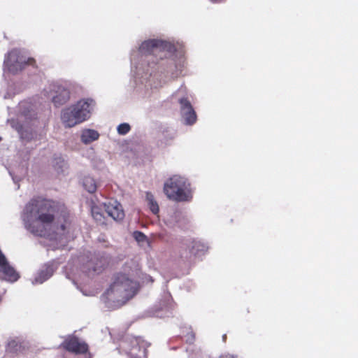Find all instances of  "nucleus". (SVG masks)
<instances>
[{"label":"nucleus","mask_w":358,"mask_h":358,"mask_svg":"<svg viewBox=\"0 0 358 358\" xmlns=\"http://www.w3.org/2000/svg\"><path fill=\"white\" fill-rule=\"evenodd\" d=\"M61 346L66 351L74 354H85L88 351V345L80 341L76 336L69 337L64 341Z\"/></svg>","instance_id":"6"},{"label":"nucleus","mask_w":358,"mask_h":358,"mask_svg":"<svg viewBox=\"0 0 358 358\" xmlns=\"http://www.w3.org/2000/svg\"><path fill=\"white\" fill-rule=\"evenodd\" d=\"M107 265L108 260L106 257L103 256H96L87 262L86 268L89 273H90L92 271L94 273H99L105 268Z\"/></svg>","instance_id":"8"},{"label":"nucleus","mask_w":358,"mask_h":358,"mask_svg":"<svg viewBox=\"0 0 358 358\" xmlns=\"http://www.w3.org/2000/svg\"><path fill=\"white\" fill-rule=\"evenodd\" d=\"M4 66L12 73H16L27 66L36 68V60L32 57L27 59L21 56L17 50L10 51L4 59Z\"/></svg>","instance_id":"5"},{"label":"nucleus","mask_w":358,"mask_h":358,"mask_svg":"<svg viewBox=\"0 0 358 358\" xmlns=\"http://www.w3.org/2000/svg\"><path fill=\"white\" fill-rule=\"evenodd\" d=\"M92 215L94 220L99 224H105V216L101 207L98 206H93L91 209Z\"/></svg>","instance_id":"14"},{"label":"nucleus","mask_w":358,"mask_h":358,"mask_svg":"<svg viewBox=\"0 0 358 358\" xmlns=\"http://www.w3.org/2000/svg\"><path fill=\"white\" fill-rule=\"evenodd\" d=\"M54 271L55 268L52 264H45L37 273L35 281L38 283H43L52 275Z\"/></svg>","instance_id":"11"},{"label":"nucleus","mask_w":358,"mask_h":358,"mask_svg":"<svg viewBox=\"0 0 358 358\" xmlns=\"http://www.w3.org/2000/svg\"><path fill=\"white\" fill-rule=\"evenodd\" d=\"M104 208L108 215L115 221L122 220L124 217L122 205L116 201L104 203Z\"/></svg>","instance_id":"7"},{"label":"nucleus","mask_w":358,"mask_h":358,"mask_svg":"<svg viewBox=\"0 0 358 358\" xmlns=\"http://www.w3.org/2000/svg\"><path fill=\"white\" fill-rule=\"evenodd\" d=\"M179 103L180 104L181 110L183 113L193 108L187 98L180 99Z\"/></svg>","instance_id":"19"},{"label":"nucleus","mask_w":358,"mask_h":358,"mask_svg":"<svg viewBox=\"0 0 358 358\" xmlns=\"http://www.w3.org/2000/svg\"><path fill=\"white\" fill-rule=\"evenodd\" d=\"M64 210L65 206L63 203L38 196L33 197L26 203L22 217L32 233L43 236L45 235L43 227L35 228L30 222L41 224L43 227L50 226L54 223L56 215Z\"/></svg>","instance_id":"1"},{"label":"nucleus","mask_w":358,"mask_h":358,"mask_svg":"<svg viewBox=\"0 0 358 358\" xmlns=\"http://www.w3.org/2000/svg\"><path fill=\"white\" fill-rule=\"evenodd\" d=\"M166 46L165 42L160 40H148L145 41L140 46V50L143 53H152L155 49H164Z\"/></svg>","instance_id":"9"},{"label":"nucleus","mask_w":358,"mask_h":358,"mask_svg":"<svg viewBox=\"0 0 358 358\" xmlns=\"http://www.w3.org/2000/svg\"><path fill=\"white\" fill-rule=\"evenodd\" d=\"M21 348V345L15 340L10 341L6 346V350L8 352H17Z\"/></svg>","instance_id":"18"},{"label":"nucleus","mask_w":358,"mask_h":358,"mask_svg":"<svg viewBox=\"0 0 358 358\" xmlns=\"http://www.w3.org/2000/svg\"><path fill=\"white\" fill-rule=\"evenodd\" d=\"M147 352L148 350L146 349L144 350V353L146 355L147 354Z\"/></svg>","instance_id":"24"},{"label":"nucleus","mask_w":358,"mask_h":358,"mask_svg":"<svg viewBox=\"0 0 358 358\" xmlns=\"http://www.w3.org/2000/svg\"><path fill=\"white\" fill-rule=\"evenodd\" d=\"M146 200L148 203L150 210L152 211V213L155 215L158 214L159 211V208L157 202L155 200L154 196L152 195V193H146Z\"/></svg>","instance_id":"16"},{"label":"nucleus","mask_w":358,"mask_h":358,"mask_svg":"<svg viewBox=\"0 0 358 358\" xmlns=\"http://www.w3.org/2000/svg\"><path fill=\"white\" fill-rule=\"evenodd\" d=\"M99 134L93 129L84 130L81 135V141L85 144L92 143L99 138Z\"/></svg>","instance_id":"13"},{"label":"nucleus","mask_w":358,"mask_h":358,"mask_svg":"<svg viewBox=\"0 0 358 358\" xmlns=\"http://www.w3.org/2000/svg\"><path fill=\"white\" fill-rule=\"evenodd\" d=\"M61 229H62V231H64V230H65V226H64V224H62V225H61Z\"/></svg>","instance_id":"22"},{"label":"nucleus","mask_w":358,"mask_h":358,"mask_svg":"<svg viewBox=\"0 0 358 358\" xmlns=\"http://www.w3.org/2000/svg\"><path fill=\"white\" fill-rule=\"evenodd\" d=\"M93 102L91 99H81L76 104L63 109L61 119L65 127H73L87 120L90 117V107Z\"/></svg>","instance_id":"2"},{"label":"nucleus","mask_w":358,"mask_h":358,"mask_svg":"<svg viewBox=\"0 0 358 358\" xmlns=\"http://www.w3.org/2000/svg\"><path fill=\"white\" fill-rule=\"evenodd\" d=\"M70 99V92L68 89L59 86L56 94L52 98V102L56 107L65 104Z\"/></svg>","instance_id":"10"},{"label":"nucleus","mask_w":358,"mask_h":358,"mask_svg":"<svg viewBox=\"0 0 358 358\" xmlns=\"http://www.w3.org/2000/svg\"><path fill=\"white\" fill-rule=\"evenodd\" d=\"M227 338V336L226 335H224L223 336V339L225 340Z\"/></svg>","instance_id":"23"},{"label":"nucleus","mask_w":358,"mask_h":358,"mask_svg":"<svg viewBox=\"0 0 358 358\" xmlns=\"http://www.w3.org/2000/svg\"><path fill=\"white\" fill-rule=\"evenodd\" d=\"M145 358H147V357H145Z\"/></svg>","instance_id":"25"},{"label":"nucleus","mask_w":358,"mask_h":358,"mask_svg":"<svg viewBox=\"0 0 358 358\" xmlns=\"http://www.w3.org/2000/svg\"><path fill=\"white\" fill-rule=\"evenodd\" d=\"M164 192L166 196L175 201H186L191 198L189 185L185 178L173 176L164 185Z\"/></svg>","instance_id":"4"},{"label":"nucleus","mask_w":358,"mask_h":358,"mask_svg":"<svg viewBox=\"0 0 358 358\" xmlns=\"http://www.w3.org/2000/svg\"><path fill=\"white\" fill-rule=\"evenodd\" d=\"M134 235L138 242H143L147 239L146 236L141 231H135Z\"/></svg>","instance_id":"21"},{"label":"nucleus","mask_w":358,"mask_h":358,"mask_svg":"<svg viewBox=\"0 0 358 358\" xmlns=\"http://www.w3.org/2000/svg\"><path fill=\"white\" fill-rule=\"evenodd\" d=\"M138 291V284L136 282L129 279L127 275L123 273H118L113 284L109 289L106 292V294L113 299H117L119 301L121 297L124 301H128L132 298Z\"/></svg>","instance_id":"3"},{"label":"nucleus","mask_w":358,"mask_h":358,"mask_svg":"<svg viewBox=\"0 0 358 358\" xmlns=\"http://www.w3.org/2000/svg\"><path fill=\"white\" fill-rule=\"evenodd\" d=\"M189 252L194 255H203L208 250V246L199 240H192L188 245Z\"/></svg>","instance_id":"12"},{"label":"nucleus","mask_w":358,"mask_h":358,"mask_svg":"<svg viewBox=\"0 0 358 358\" xmlns=\"http://www.w3.org/2000/svg\"><path fill=\"white\" fill-rule=\"evenodd\" d=\"M183 117L187 124L192 125L196 121V114L193 108L184 112Z\"/></svg>","instance_id":"17"},{"label":"nucleus","mask_w":358,"mask_h":358,"mask_svg":"<svg viewBox=\"0 0 358 358\" xmlns=\"http://www.w3.org/2000/svg\"><path fill=\"white\" fill-rule=\"evenodd\" d=\"M117 132L121 135L127 134L131 129L130 125L127 123H122L117 127Z\"/></svg>","instance_id":"20"},{"label":"nucleus","mask_w":358,"mask_h":358,"mask_svg":"<svg viewBox=\"0 0 358 358\" xmlns=\"http://www.w3.org/2000/svg\"><path fill=\"white\" fill-rule=\"evenodd\" d=\"M84 188L90 193H94L96 190V184L94 179L90 176H86L83 180Z\"/></svg>","instance_id":"15"}]
</instances>
